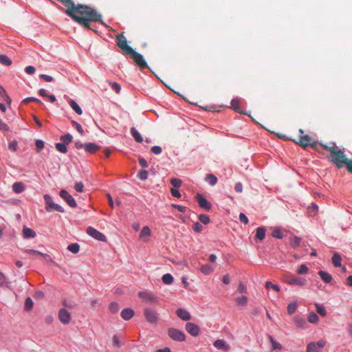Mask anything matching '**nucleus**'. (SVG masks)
Listing matches in <instances>:
<instances>
[{
  "label": "nucleus",
  "instance_id": "obj_13",
  "mask_svg": "<svg viewBox=\"0 0 352 352\" xmlns=\"http://www.w3.org/2000/svg\"><path fill=\"white\" fill-rule=\"evenodd\" d=\"M185 329L192 336H197L200 333L199 327L192 322H187L185 325Z\"/></svg>",
  "mask_w": 352,
  "mask_h": 352
},
{
  "label": "nucleus",
  "instance_id": "obj_3",
  "mask_svg": "<svg viewBox=\"0 0 352 352\" xmlns=\"http://www.w3.org/2000/svg\"><path fill=\"white\" fill-rule=\"evenodd\" d=\"M283 280L290 285L305 286L307 283L305 278L296 276L289 273L283 275Z\"/></svg>",
  "mask_w": 352,
  "mask_h": 352
},
{
  "label": "nucleus",
  "instance_id": "obj_25",
  "mask_svg": "<svg viewBox=\"0 0 352 352\" xmlns=\"http://www.w3.org/2000/svg\"><path fill=\"white\" fill-rule=\"evenodd\" d=\"M131 133L137 142H142L143 141L142 137L135 127L131 129Z\"/></svg>",
  "mask_w": 352,
  "mask_h": 352
},
{
  "label": "nucleus",
  "instance_id": "obj_49",
  "mask_svg": "<svg viewBox=\"0 0 352 352\" xmlns=\"http://www.w3.org/2000/svg\"><path fill=\"white\" fill-rule=\"evenodd\" d=\"M120 307L116 302H111L109 305V310L111 313L115 314L118 311Z\"/></svg>",
  "mask_w": 352,
  "mask_h": 352
},
{
  "label": "nucleus",
  "instance_id": "obj_18",
  "mask_svg": "<svg viewBox=\"0 0 352 352\" xmlns=\"http://www.w3.org/2000/svg\"><path fill=\"white\" fill-rule=\"evenodd\" d=\"M294 322L297 327L305 329L307 327V322L304 318L299 316H296L294 318Z\"/></svg>",
  "mask_w": 352,
  "mask_h": 352
},
{
  "label": "nucleus",
  "instance_id": "obj_63",
  "mask_svg": "<svg viewBox=\"0 0 352 352\" xmlns=\"http://www.w3.org/2000/svg\"><path fill=\"white\" fill-rule=\"evenodd\" d=\"M170 192L173 197H177V198H180L182 196L181 193L176 188H171Z\"/></svg>",
  "mask_w": 352,
  "mask_h": 352
},
{
  "label": "nucleus",
  "instance_id": "obj_40",
  "mask_svg": "<svg viewBox=\"0 0 352 352\" xmlns=\"http://www.w3.org/2000/svg\"><path fill=\"white\" fill-rule=\"evenodd\" d=\"M0 96L4 98L5 100H6L8 102H11V99L8 96L6 90L4 88L0 85Z\"/></svg>",
  "mask_w": 352,
  "mask_h": 352
},
{
  "label": "nucleus",
  "instance_id": "obj_28",
  "mask_svg": "<svg viewBox=\"0 0 352 352\" xmlns=\"http://www.w3.org/2000/svg\"><path fill=\"white\" fill-rule=\"evenodd\" d=\"M205 180L212 186L217 183V177L212 174L206 175Z\"/></svg>",
  "mask_w": 352,
  "mask_h": 352
},
{
  "label": "nucleus",
  "instance_id": "obj_2",
  "mask_svg": "<svg viewBox=\"0 0 352 352\" xmlns=\"http://www.w3.org/2000/svg\"><path fill=\"white\" fill-rule=\"evenodd\" d=\"M320 146L329 152V159L334 163L338 168H343V162H344V160L346 159L344 147L338 146L335 142H330L329 144L320 143Z\"/></svg>",
  "mask_w": 352,
  "mask_h": 352
},
{
  "label": "nucleus",
  "instance_id": "obj_36",
  "mask_svg": "<svg viewBox=\"0 0 352 352\" xmlns=\"http://www.w3.org/2000/svg\"><path fill=\"white\" fill-rule=\"evenodd\" d=\"M162 281L164 284H171L173 282V277L170 274H166L162 276Z\"/></svg>",
  "mask_w": 352,
  "mask_h": 352
},
{
  "label": "nucleus",
  "instance_id": "obj_47",
  "mask_svg": "<svg viewBox=\"0 0 352 352\" xmlns=\"http://www.w3.org/2000/svg\"><path fill=\"white\" fill-rule=\"evenodd\" d=\"M300 238L298 236H294L293 238L291 239V245L294 248H297L300 245Z\"/></svg>",
  "mask_w": 352,
  "mask_h": 352
},
{
  "label": "nucleus",
  "instance_id": "obj_30",
  "mask_svg": "<svg viewBox=\"0 0 352 352\" xmlns=\"http://www.w3.org/2000/svg\"><path fill=\"white\" fill-rule=\"evenodd\" d=\"M307 320L311 324H318L319 318L316 313L311 312L308 316Z\"/></svg>",
  "mask_w": 352,
  "mask_h": 352
},
{
  "label": "nucleus",
  "instance_id": "obj_19",
  "mask_svg": "<svg viewBox=\"0 0 352 352\" xmlns=\"http://www.w3.org/2000/svg\"><path fill=\"white\" fill-rule=\"evenodd\" d=\"M150 236V228L148 226L143 227L139 235L140 239L146 241Z\"/></svg>",
  "mask_w": 352,
  "mask_h": 352
},
{
  "label": "nucleus",
  "instance_id": "obj_17",
  "mask_svg": "<svg viewBox=\"0 0 352 352\" xmlns=\"http://www.w3.org/2000/svg\"><path fill=\"white\" fill-rule=\"evenodd\" d=\"M100 148V146H98L97 144L92 143V142L87 143L86 145L85 146V151H87L89 153H95Z\"/></svg>",
  "mask_w": 352,
  "mask_h": 352
},
{
  "label": "nucleus",
  "instance_id": "obj_64",
  "mask_svg": "<svg viewBox=\"0 0 352 352\" xmlns=\"http://www.w3.org/2000/svg\"><path fill=\"white\" fill-rule=\"evenodd\" d=\"M138 162L140 165L143 168H147L148 166L147 162L144 158L140 157L138 159Z\"/></svg>",
  "mask_w": 352,
  "mask_h": 352
},
{
  "label": "nucleus",
  "instance_id": "obj_29",
  "mask_svg": "<svg viewBox=\"0 0 352 352\" xmlns=\"http://www.w3.org/2000/svg\"><path fill=\"white\" fill-rule=\"evenodd\" d=\"M12 189L16 193H21L24 190L23 184L21 182H15L12 185Z\"/></svg>",
  "mask_w": 352,
  "mask_h": 352
},
{
  "label": "nucleus",
  "instance_id": "obj_34",
  "mask_svg": "<svg viewBox=\"0 0 352 352\" xmlns=\"http://www.w3.org/2000/svg\"><path fill=\"white\" fill-rule=\"evenodd\" d=\"M298 304L296 301L290 302L287 305V311L289 314H294L297 309Z\"/></svg>",
  "mask_w": 352,
  "mask_h": 352
},
{
  "label": "nucleus",
  "instance_id": "obj_21",
  "mask_svg": "<svg viewBox=\"0 0 352 352\" xmlns=\"http://www.w3.org/2000/svg\"><path fill=\"white\" fill-rule=\"evenodd\" d=\"M214 346L218 349H223L226 351L229 349V346L223 340H217L214 342Z\"/></svg>",
  "mask_w": 352,
  "mask_h": 352
},
{
  "label": "nucleus",
  "instance_id": "obj_50",
  "mask_svg": "<svg viewBox=\"0 0 352 352\" xmlns=\"http://www.w3.org/2000/svg\"><path fill=\"white\" fill-rule=\"evenodd\" d=\"M72 124L75 127V129L80 133V135L84 134V130L79 123L74 120H72Z\"/></svg>",
  "mask_w": 352,
  "mask_h": 352
},
{
  "label": "nucleus",
  "instance_id": "obj_16",
  "mask_svg": "<svg viewBox=\"0 0 352 352\" xmlns=\"http://www.w3.org/2000/svg\"><path fill=\"white\" fill-rule=\"evenodd\" d=\"M134 311L129 308H125L122 310L121 311V317L124 320H130L133 316H134Z\"/></svg>",
  "mask_w": 352,
  "mask_h": 352
},
{
  "label": "nucleus",
  "instance_id": "obj_9",
  "mask_svg": "<svg viewBox=\"0 0 352 352\" xmlns=\"http://www.w3.org/2000/svg\"><path fill=\"white\" fill-rule=\"evenodd\" d=\"M325 345L326 341L324 340H320L316 342H310L307 344V352H320Z\"/></svg>",
  "mask_w": 352,
  "mask_h": 352
},
{
  "label": "nucleus",
  "instance_id": "obj_26",
  "mask_svg": "<svg viewBox=\"0 0 352 352\" xmlns=\"http://www.w3.org/2000/svg\"><path fill=\"white\" fill-rule=\"evenodd\" d=\"M69 105L77 114L81 115L82 113L80 107L74 100H70Z\"/></svg>",
  "mask_w": 352,
  "mask_h": 352
},
{
  "label": "nucleus",
  "instance_id": "obj_22",
  "mask_svg": "<svg viewBox=\"0 0 352 352\" xmlns=\"http://www.w3.org/2000/svg\"><path fill=\"white\" fill-rule=\"evenodd\" d=\"M318 275L320 276L322 280L326 283H329L332 280L331 275L327 273V272L320 270L318 272Z\"/></svg>",
  "mask_w": 352,
  "mask_h": 352
},
{
  "label": "nucleus",
  "instance_id": "obj_43",
  "mask_svg": "<svg viewBox=\"0 0 352 352\" xmlns=\"http://www.w3.org/2000/svg\"><path fill=\"white\" fill-rule=\"evenodd\" d=\"M316 311L322 316H325L327 314L326 309L324 306L316 304Z\"/></svg>",
  "mask_w": 352,
  "mask_h": 352
},
{
  "label": "nucleus",
  "instance_id": "obj_41",
  "mask_svg": "<svg viewBox=\"0 0 352 352\" xmlns=\"http://www.w3.org/2000/svg\"><path fill=\"white\" fill-rule=\"evenodd\" d=\"M345 166L348 172L352 173V160L346 159L343 162V167Z\"/></svg>",
  "mask_w": 352,
  "mask_h": 352
},
{
  "label": "nucleus",
  "instance_id": "obj_55",
  "mask_svg": "<svg viewBox=\"0 0 352 352\" xmlns=\"http://www.w3.org/2000/svg\"><path fill=\"white\" fill-rule=\"evenodd\" d=\"M0 130L7 132L10 130L9 126L0 118Z\"/></svg>",
  "mask_w": 352,
  "mask_h": 352
},
{
  "label": "nucleus",
  "instance_id": "obj_59",
  "mask_svg": "<svg viewBox=\"0 0 352 352\" xmlns=\"http://www.w3.org/2000/svg\"><path fill=\"white\" fill-rule=\"evenodd\" d=\"M272 236H273V237L277 238V239L283 238V234L279 229H276V230H274L272 232Z\"/></svg>",
  "mask_w": 352,
  "mask_h": 352
},
{
  "label": "nucleus",
  "instance_id": "obj_11",
  "mask_svg": "<svg viewBox=\"0 0 352 352\" xmlns=\"http://www.w3.org/2000/svg\"><path fill=\"white\" fill-rule=\"evenodd\" d=\"M87 234L89 236H92L95 239L100 241H106L107 237L104 234H103L102 232H99L96 229L94 228L93 227H88L87 228L86 231Z\"/></svg>",
  "mask_w": 352,
  "mask_h": 352
},
{
  "label": "nucleus",
  "instance_id": "obj_61",
  "mask_svg": "<svg viewBox=\"0 0 352 352\" xmlns=\"http://www.w3.org/2000/svg\"><path fill=\"white\" fill-rule=\"evenodd\" d=\"M110 84H111V88H112V89H113V90H114L117 94H118V93L120 92V89H121L120 85L118 83L116 82H111V83H110Z\"/></svg>",
  "mask_w": 352,
  "mask_h": 352
},
{
  "label": "nucleus",
  "instance_id": "obj_51",
  "mask_svg": "<svg viewBox=\"0 0 352 352\" xmlns=\"http://www.w3.org/2000/svg\"><path fill=\"white\" fill-rule=\"evenodd\" d=\"M199 220L205 225L208 224L210 222L209 216L206 214H200L199 216Z\"/></svg>",
  "mask_w": 352,
  "mask_h": 352
},
{
  "label": "nucleus",
  "instance_id": "obj_58",
  "mask_svg": "<svg viewBox=\"0 0 352 352\" xmlns=\"http://www.w3.org/2000/svg\"><path fill=\"white\" fill-rule=\"evenodd\" d=\"M151 151L155 155H160L162 153V150L160 146H154L151 148Z\"/></svg>",
  "mask_w": 352,
  "mask_h": 352
},
{
  "label": "nucleus",
  "instance_id": "obj_52",
  "mask_svg": "<svg viewBox=\"0 0 352 352\" xmlns=\"http://www.w3.org/2000/svg\"><path fill=\"white\" fill-rule=\"evenodd\" d=\"M25 252L30 254V255H32L33 256H41L42 255V252H40L37 250H31V249H26L25 250Z\"/></svg>",
  "mask_w": 352,
  "mask_h": 352
},
{
  "label": "nucleus",
  "instance_id": "obj_4",
  "mask_svg": "<svg viewBox=\"0 0 352 352\" xmlns=\"http://www.w3.org/2000/svg\"><path fill=\"white\" fill-rule=\"evenodd\" d=\"M299 133L300 134L299 138L296 140H293V141L300 146L302 148H306L309 145H310L313 148H316L318 143L316 141L311 142V138L308 135H303L304 131L302 129H299Z\"/></svg>",
  "mask_w": 352,
  "mask_h": 352
},
{
  "label": "nucleus",
  "instance_id": "obj_12",
  "mask_svg": "<svg viewBox=\"0 0 352 352\" xmlns=\"http://www.w3.org/2000/svg\"><path fill=\"white\" fill-rule=\"evenodd\" d=\"M59 195L62 197L67 204L72 208H76L77 204L74 197L68 193L65 190H61L59 192Z\"/></svg>",
  "mask_w": 352,
  "mask_h": 352
},
{
  "label": "nucleus",
  "instance_id": "obj_23",
  "mask_svg": "<svg viewBox=\"0 0 352 352\" xmlns=\"http://www.w3.org/2000/svg\"><path fill=\"white\" fill-rule=\"evenodd\" d=\"M230 104H231L230 108L234 109L235 111L241 113H244L243 112L240 111V100L239 99H238V98L232 99L231 100Z\"/></svg>",
  "mask_w": 352,
  "mask_h": 352
},
{
  "label": "nucleus",
  "instance_id": "obj_37",
  "mask_svg": "<svg viewBox=\"0 0 352 352\" xmlns=\"http://www.w3.org/2000/svg\"><path fill=\"white\" fill-rule=\"evenodd\" d=\"M60 139L65 144H69L72 142L73 137L71 134L67 133L66 135H62Z\"/></svg>",
  "mask_w": 352,
  "mask_h": 352
},
{
  "label": "nucleus",
  "instance_id": "obj_14",
  "mask_svg": "<svg viewBox=\"0 0 352 352\" xmlns=\"http://www.w3.org/2000/svg\"><path fill=\"white\" fill-rule=\"evenodd\" d=\"M196 199L198 202L199 206L206 210H209L211 209V204L204 198L201 195L197 194L196 195Z\"/></svg>",
  "mask_w": 352,
  "mask_h": 352
},
{
  "label": "nucleus",
  "instance_id": "obj_57",
  "mask_svg": "<svg viewBox=\"0 0 352 352\" xmlns=\"http://www.w3.org/2000/svg\"><path fill=\"white\" fill-rule=\"evenodd\" d=\"M193 230L196 232H200L203 230V226L199 222H196L192 226Z\"/></svg>",
  "mask_w": 352,
  "mask_h": 352
},
{
  "label": "nucleus",
  "instance_id": "obj_1",
  "mask_svg": "<svg viewBox=\"0 0 352 352\" xmlns=\"http://www.w3.org/2000/svg\"><path fill=\"white\" fill-rule=\"evenodd\" d=\"M116 38L118 47L120 48L125 54L131 55L136 65L141 69L148 67L146 62L143 58V56L136 52L131 46L128 45L127 40L123 32L117 35Z\"/></svg>",
  "mask_w": 352,
  "mask_h": 352
},
{
  "label": "nucleus",
  "instance_id": "obj_6",
  "mask_svg": "<svg viewBox=\"0 0 352 352\" xmlns=\"http://www.w3.org/2000/svg\"><path fill=\"white\" fill-rule=\"evenodd\" d=\"M144 316L146 321L151 324H156L159 320L158 313L151 308H146L144 310Z\"/></svg>",
  "mask_w": 352,
  "mask_h": 352
},
{
  "label": "nucleus",
  "instance_id": "obj_42",
  "mask_svg": "<svg viewBox=\"0 0 352 352\" xmlns=\"http://www.w3.org/2000/svg\"><path fill=\"white\" fill-rule=\"evenodd\" d=\"M170 184L173 186V188H178L181 186L182 182L177 178H172L170 179Z\"/></svg>",
  "mask_w": 352,
  "mask_h": 352
},
{
  "label": "nucleus",
  "instance_id": "obj_5",
  "mask_svg": "<svg viewBox=\"0 0 352 352\" xmlns=\"http://www.w3.org/2000/svg\"><path fill=\"white\" fill-rule=\"evenodd\" d=\"M44 199H45V210L47 212H51L52 211H57L59 212H65V210L62 206H60V205H58L57 204H55L52 201V198L51 197L50 195H45Z\"/></svg>",
  "mask_w": 352,
  "mask_h": 352
},
{
  "label": "nucleus",
  "instance_id": "obj_7",
  "mask_svg": "<svg viewBox=\"0 0 352 352\" xmlns=\"http://www.w3.org/2000/svg\"><path fill=\"white\" fill-rule=\"evenodd\" d=\"M138 296L140 299H142L146 304H157L158 302V300L156 296H155L153 293L148 292H140L138 293Z\"/></svg>",
  "mask_w": 352,
  "mask_h": 352
},
{
  "label": "nucleus",
  "instance_id": "obj_39",
  "mask_svg": "<svg viewBox=\"0 0 352 352\" xmlns=\"http://www.w3.org/2000/svg\"><path fill=\"white\" fill-rule=\"evenodd\" d=\"M55 146L56 148L60 153H66L67 151L66 144L64 143H56Z\"/></svg>",
  "mask_w": 352,
  "mask_h": 352
},
{
  "label": "nucleus",
  "instance_id": "obj_27",
  "mask_svg": "<svg viewBox=\"0 0 352 352\" xmlns=\"http://www.w3.org/2000/svg\"><path fill=\"white\" fill-rule=\"evenodd\" d=\"M23 233L25 238H34L36 236V232L29 228H24Z\"/></svg>",
  "mask_w": 352,
  "mask_h": 352
},
{
  "label": "nucleus",
  "instance_id": "obj_8",
  "mask_svg": "<svg viewBox=\"0 0 352 352\" xmlns=\"http://www.w3.org/2000/svg\"><path fill=\"white\" fill-rule=\"evenodd\" d=\"M58 317L60 322L63 324H68L70 323L72 320L70 312L65 308H61L59 309Z\"/></svg>",
  "mask_w": 352,
  "mask_h": 352
},
{
  "label": "nucleus",
  "instance_id": "obj_44",
  "mask_svg": "<svg viewBox=\"0 0 352 352\" xmlns=\"http://www.w3.org/2000/svg\"><path fill=\"white\" fill-rule=\"evenodd\" d=\"M309 268L307 267L306 265L302 264L300 265L298 269L297 270V273L298 274H305L308 272Z\"/></svg>",
  "mask_w": 352,
  "mask_h": 352
},
{
  "label": "nucleus",
  "instance_id": "obj_60",
  "mask_svg": "<svg viewBox=\"0 0 352 352\" xmlns=\"http://www.w3.org/2000/svg\"><path fill=\"white\" fill-rule=\"evenodd\" d=\"M239 220L241 223L247 225L249 222L248 217L243 213L239 214Z\"/></svg>",
  "mask_w": 352,
  "mask_h": 352
},
{
  "label": "nucleus",
  "instance_id": "obj_33",
  "mask_svg": "<svg viewBox=\"0 0 352 352\" xmlns=\"http://www.w3.org/2000/svg\"><path fill=\"white\" fill-rule=\"evenodd\" d=\"M67 249L74 254H77L80 251V245L77 243L69 245Z\"/></svg>",
  "mask_w": 352,
  "mask_h": 352
},
{
  "label": "nucleus",
  "instance_id": "obj_32",
  "mask_svg": "<svg viewBox=\"0 0 352 352\" xmlns=\"http://www.w3.org/2000/svg\"><path fill=\"white\" fill-rule=\"evenodd\" d=\"M271 344H272V351H274L276 349H281L282 346L280 343L277 342L271 336L268 337Z\"/></svg>",
  "mask_w": 352,
  "mask_h": 352
},
{
  "label": "nucleus",
  "instance_id": "obj_53",
  "mask_svg": "<svg viewBox=\"0 0 352 352\" xmlns=\"http://www.w3.org/2000/svg\"><path fill=\"white\" fill-rule=\"evenodd\" d=\"M30 102H37V103H39V104H41V101L36 98H34V97H29V98H26L25 99L23 100V102L25 103V104H28Z\"/></svg>",
  "mask_w": 352,
  "mask_h": 352
},
{
  "label": "nucleus",
  "instance_id": "obj_35",
  "mask_svg": "<svg viewBox=\"0 0 352 352\" xmlns=\"http://www.w3.org/2000/svg\"><path fill=\"white\" fill-rule=\"evenodd\" d=\"M0 63L6 66H9L12 64L10 58L4 54L0 55Z\"/></svg>",
  "mask_w": 352,
  "mask_h": 352
},
{
  "label": "nucleus",
  "instance_id": "obj_62",
  "mask_svg": "<svg viewBox=\"0 0 352 352\" xmlns=\"http://www.w3.org/2000/svg\"><path fill=\"white\" fill-rule=\"evenodd\" d=\"M39 77L44 80L46 82H52L53 80V78L51 76L46 74H41Z\"/></svg>",
  "mask_w": 352,
  "mask_h": 352
},
{
  "label": "nucleus",
  "instance_id": "obj_15",
  "mask_svg": "<svg viewBox=\"0 0 352 352\" xmlns=\"http://www.w3.org/2000/svg\"><path fill=\"white\" fill-rule=\"evenodd\" d=\"M177 316L185 321L189 320L191 317L189 312L182 308H179L177 310Z\"/></svg>",
  "mask_w": 352,
  "mask_h": 352
},
{
  "label": "nucleus",
  "instance_id": "obj_48",
  "mask_svg": "<svg viewBox=\"0 0 352 352\" xmlns=\"http://www.w3.org/2000/svg\"><path fill=\"white\" fill-rule=\"evenodd\" d=\"M248 298L245 296H241L236 299V302L239 305L243 306L246 305Z\"/></svg>",
  "mask_w": 352,
  "mask_h": 352
},
{
  "label": "nucleus",
  "instance_id": "obj_46",
  "mask_svg": "<svg viewBox=\"0 0 352 352\" xmlns=\"http://www.w3.org/2000/svg\"><path fill=\"white\" fill-rule=\"evenodd\" d=\"M33 304H34L33 300L31 299V298H30V297L27 298L25 301V309L27 311L32 309V308L33 307Z\"/></svg>",
  "mask_w": 352,
  "mask_h": 352
},
{
  "label": "nucleus",
  "instance_id": "obj_45",
  "mask_svg": "<svg viewBox=\"0 0 352 352\" xmlns=\"http://www.w3.org/2000/svg\"><path fill=\"white\" fill-rule=\"evenodd\" d=\"M265 287L267 289H269L270 287L272 288L276 292L280 291V287L278 285H274L270 281H267L265 283Z\"/></svg>",
  "mask_w": 352,
  "mask_h": 352
},
{
  "label": "nucleus",
  "instance_id": "obj_31",
  "mask_svg": "<svg viewBox=\"0 0 352 352\" xmlns=\"http://www.w3.org/2000/svg\"><path fill=\"white\" fill-rule=\"evenodd\" d=\"M265 236V230L263 227H259L256 229V237L259 240L264 239Z\"/></svg>",
  "mask_w": 352,
  "mask_h": 352
},
{
  "label": "nucleus",
  "instance_id": "obj_54",
  "mask_svg": "<svg viewBox=\"0 0 352 352\" xmlns=\"http://www.w3.org/2000/svg\"><path fill=\"white\" fill-rule=\"evenodd\" d=\"M148 172L146 170H142L139 172L138 177L139 179L141 180H145L148 178Z\"/></svg>",
  "mask_w": 352,
  "mask_h": 352
},
{
  "label": "nucleus",
  "instance_id": "obj_56",
  "mask_svg": "<svg viewBox=\"0 0 352 352\" xmlns=\"http://www.w3.org/2000/svg\"><path fill=\"white\" fill-rule=\"evenodd\" d=\"M74 189L78 192H83V190H84V185L82 182H78L75 184L74 186Z\"/></svg>",
  "mask_w": 352,
  "mask_h": 352
},
{
  "label": "nucleus",
  "instance_id": "obj_10",
  "mask_svg": "<svg viewBox=\"0 0 352 352\" xmlns=\"http://www.w3.org/2000/svg\"><path fill=\"white\" fill-rule=\"evenodd\" d=\"M168 334L171 339L179 342L184 341L186 338L185 334L182 331L174 328L168 329Z\"/></svg>",
  "mask_w": 352,
  "mask_h": 352
},
{
  "label": "nucleus",
  "instance_id": "obj_20",
  "mask_svg": "<svg viewBox=\"0 0 352 352\" xmlns=\"http://www.w3.org/2000/svg\"><path fill=\"white\" fill-rule=\"evenodd\" d=\"M10 282L6 276L0 272V287L3 288H10Z\"/></svg>",
  "mask_w": 352,
  "mask_h": 352
},
{
  "label": "nucleus",
  "instance_id": "obj_38",
  "mask_svg": "<svg viewBox=\"0 0 352 352\" xmlns=\"http://www.w3.org/2000/svg\"><path fill=\"white\" fill-rule=\"evenodd\" d=\"M200 270L204 274H210L213 271V268L209 265H204L201 267Z\"/></svg>",
  "mask_w": 352,
  "mask_h": 352
},
{
  "label": "nucleus",
  "instance_id": "obj_24",
  "mask_svg": "<svg viewBox=\"0 0 352 352\" xmlns=\"http://www.w3.org/2000/svg\"><path fill=\"white\" fill-rule=\"evenodd\" d=\"M332 263L336 267L341 266L342 258L338 253H334L331 258Z\"/></svg>",
  "mask_w": 352,
  "mask_h": 352
}]
</instances>
